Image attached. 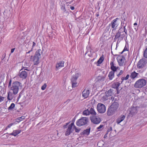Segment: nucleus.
Segmentation results:
<instances>
[{"mask_svg":"<svg viewBox=\"0 0 147 147\" xmlns=\"http://www.w3.org/2000/svg\"><path fill=\"white\" fill-rule=\"evenodd\" d=\"M115 55L117 56V59L119 65L120 66L124 65L125 61V57L122 55Z\"/></svg>","mask_w":147,"mask_h":147,"instance_id":"1a4fd4ad","label":"nucleus"},{"mask_svg":"<svg viewBox=\"0 0 147 147\" xmlns=\"http://www.w3.org/2000/svg\"><path fill=\"white\" fill-rule=\"evenodd\" d=\"M74 129H75V132L77 133L79 132L80 130V129L79 128H77L76 126L74 124Z\"/></svg>","mask_w":147,"mask_h":147,"instance_id":"f704fd0d","label":"nucleus"},{"mask_svg":"<svg viewBox=\"0 0 147 147\" xmlns=\"http://www.w3.org/2000/svg\"><path fill=\"white\" fill-rule=\"evenodd\" d=\"M129 76V75L128 74H127V75L125 77H122L121 78V80H122L121 82H122L124 80H127L128 79Z\"/></svg>","mask_w":147,"mask_h":147,"instance_id":"473e14b6","label":"nucleus"},{"mask_svg":"<svg viewBox=\"0 0 147 147\" xmlns=\"http://www.w3.org/2000/svg\"><path fill=\"white\" fill-rule=\"evenodd\" d=\"M71 82L72 83V88H75L77 85V83L76 81Z\"/></svg>","mask_w":147,"mask_h":147,"instance_id":"72a5a7b5","label":"nucleus"},{"mask_svg":"<svg viewBox=\"0 0 147 147\" xmlns=\"http://www.w3.org/2000/svg\"><path fill=\"white\" fill-rule=\"evenodd\" d=\"M70 8L71 10H73L75 8L74 7L71 6L70 7Z\"/></svg>","mask_w":147,"mask_h":147,"instance_id":"09e8293b","label":"nucleus"},{"mask_svg":"<svg viewBox=\"0 0 147 147\" xmlns=\"http://www.w3.org/2000/svg\"><path fill=\"white\" fill-rule=\"evenodd\" d=\"M118 19L117 18L114 19L108 25L109 27H111L113 31L115 30L117 28L119 24V23L118 22Z\"/></svg>","mask_w":147,"mask_h":147,"instance_id":"423d86ee","label":"nucleus"},{"mask_svg":"<svg viewBox=\"0 0 147 147\" xmlns=\"http://www.w3.org/2000/svg\"><path fill=\"white\" fill-rule=\"evenodd\" d=\"M108 76L110 80H112L114 77V72L113 71H110L108 74Z\"/></svg>","mask_w":147,"mask_h":147,"instance_id":"b1692460","label":"nucleus"},{"mask_svg":"<svg viewBox=\"0 0 147 147\" xmlns=\"http://www.w3.org/2000/svg\"><path fill=\"white\" fill-rule=\"evenodd\" d=\"M123 73V71L122 70H121L120 72L118 74H117V76L119 77L120 75L122 74Z\"/></svg>","mask_w":147,"mask_h":147,"instance_id":"ea45409f","label":"nucleus"},{"mask_svg":"<svg viewBox=\"0 0 147 147\" xmlns=\"http://www.w3.org/2000/svg\"><path fill=\"white\" fill-rule=\"evenodd\" d=\"M17 124V123H16V121L14 122V123H10V124H9V125H8L7 127V128H10L11 126H12V125H14V124Z\"/></svg>","mask_w":147,"mask_h":147,"instance_id":"c9c22d12","label":"nucleus"},{"mask_svg":"<svg viewBox=\"0 0 147 147\" xmlns=\"http://www.w3.org/2000/svg\"><path fill=\"white\" fill-rule=\"evenodd\" d=\"M64 62L61 61L57 62L56 64V68L57 69H59L64 66Z\"/></svg>","mask_w":147,"mask_h":147,"instance_id":"4468645a","label":"nucleus"},{"mask_svg":"<svg viewBox=\"0 0 147 147\" xmlns=\"http://www.w3.org/2000/svg\"><path fill=\"white\" fill-rule=\"evenodd\" d=\"M88 119L86 117H83L78 120L76 122V125L79 126L84 125L87 124Z\"/></svg>","mask_w":147,"mask_h":147,"instance_id":"0eeeda50","label":"nucleus"},{"mask_svg":"<svg viewBox=\"0 0 147 147\" xmlns=\"http://www.w3.org/2000/svg\"><path fill=\"white\" fill-rule=\"evenodd\" d=\"M144 56L145 58H147V48L144 51Z\"/></svg>","mask_w":147,"mask_h":147,"instance_id":"e433bc0d","label":"nucleus"},{"mask_svg":"<svg viewBox=\"0 0 147 147\" xmlns=\"http://www.w3.org/2000/svg\"><path fill=\"white\" fill-rule=\"evenodd\" d=\"M113 90L111 89H109L108 91L105 92V94L107 96H112L113 94Z\"/></svg>","mask_w":147,"mask_h":147,"instance_id":"393cba45","label":"nucleus"},{"mask_svg":"<svg viewBox=\"0 0 147 147\" xmlns=\"http://www.w3.org/2000/svg\"><path fill=\"white\" fill-rule=\"evenodd\" d=\"M90 118L91 122L94 124H99L101 121L100 118L99 117L96 115L92 116L90 117Z\"/></svg>","mask_w":147,"mask_h":147,"instance_id":"9b49d317","label":"nucleus"},{"mask_svg":"<svg viewBox=\"0 0 147 147\" xmlns=\"http://www.w3.org/2000/svg\"><path fill=\"white\" fill-rule=\"evenodd\" d=\"M47 86V84H46L45 83V84L41 87V89L42 90H45L46 87Z\"/></svg>","mask_w":147,"mask_h":147,"instance_id":"4c0bfd02","label":"nucleus"},{"mask_svg":"<svg viewBox=\"0 0 147 147\" xmlns=\"http://www.w3.org/2000/svg\"><path fill=\"white\" fill-rule=\"evenodd\" d=\"M20 97H21V95H20H20H19V96L18 97V99H19L20 98Z\"/></svg>","mask_w":147,"mask_h":147,"instance_id":"3c124183","label":"nucleus"},{"mask_svg":"<svg viewBox=\"0 0 147 147\" xmlns=\"http://www.w3.org/2000/svg\"><path fill=\"white\" fill-rule=\"evenodd\" d=\"M98 16V15H97V16Z\"/></svg>","mask_w":147,"mask_h":147,"instance_id":"13d9d810","label":"nucleus"},{"mask_svg":"<svg viewBox=\"0 0 147 147\" xmlns=\"http://www.w3.org/2000/svg\"><path fill=\"white\" fill-rule=\"evenodd\" d=\"M125 116L124 115H122L119 117L117 119L116 122L117 124H119L122 121L125 119Z\"/></svg>","mask_w":147,"mask_h":147,"instance_id":"6ab92c4d","label":"nucleus"},{"mask_svg":"<svg viewBox=\"0 0 147 147\" xmlns=\"http://www.w3.org/2000/svg\"><path fill=\"white\" fill-rule=\"evenodd\" d=\"M90 128H88L84 130L81 133V135H89L90 131Z\"/></svg>","mask_w":147,"mask_h":147,"instance_id":"412c9836","label":"nucleus"},{"mask_svg":"<svg viewBox=\"0 0 147 147\" xmlns=\"http://www.w3.org/2000/svg\"><path fill=\"white\" fill-rule=\"evenodd\" d=\"M74 123H72L69 125L66 130L65 135V136H68L74 131Z\"/></svg>","mask_w":147,"mask_h":147,"instance_id":"9d476101","label":"nucleus"},{"mask_svg":"<svg viewBox=\"0 0 147 147\" xmlns=\"http://www.w3.org/2000/svg\"><path fill=\"white\" fill-rule=\"evenodd\" d=\"M121 29H119L116 34L114 40L118 39L117 42H119L125 36V35L123 32L121 31Z\"/></svg>","mask_w":147,"mask_h":147,"instance_id":"39448f33","label":"nucleus"},{"mask_svg":"<svg viewBox=\"0 0 147 147\" xmlns=\"http://www.w3.org/2000/svg\"><path fill=\"white\" fill-rule=\"evenodd\" d=\"M146 80L143 79H140L135 82L134 86L136 88H141L145 86L146 85Z\"/></svg>","mask_w":147,"mask_h":147,"instance_id":"20e7f679","label":"nucleus"},{"mask_svg":"<svg viewBox=\"0 0 147 147\" xmlns=\"http://www.w3.org/2000/svg\"><path fill=\"white\" fill-rule=\"evenodd\" d=\"M52 2H54V0H50Z\"/></svg>","mask_w":147,"mask_h":147,"instance_id":"864d4df0","label":"nucleus"},{"mask_svg":"<svg viewBox=\"0 0 147 147\" xmlns=\"http://www.w3.org/2000/svg\"><path fill=\"white\" fill-rule=\"evenodd\" d=\"M11 80H9V84L8 85V87H9L10 86H11Z\"/></svg>","mask_w":147,"mask_h":147,"instance_id":"a18cd8bd","label":"nucleus"},{"mask_svg":"<svg viewBox=\"0 0 147 147\" xmlns=\"http://www.w3.org/2000/svg\"><path fill=\"white\" fill-rule=\"evenodd\" d=\"M33 43V45H32V49H33V48L35 46L36 43L34 42H33V43Z\"/></svg>","mask_w":147,"mask_h":147,"instance_id":"c03bdc74","label":"nucleus"},{"mask_svg":"<svg viewBox=\"0 0 147 147\" xmlns=\"http://www.w3.org/2000/svg\"><path fill=\"white\" fill-rule=\"evenodd\" d=\"M72 1H72L71 2H69L68 3H69V4H70Z\"/></svg>","mask_w":147,"mask_h":147,"instance_id":"6e6d98bb","label":"nucleus"},{"mask_svg":"<svg viewBox=\"0 0 147 147\" xmlns=\"http://www.w3.org/2000/svg\"><path fill=\"white\" fill-rule=\"evenodd\" d=\"M138 108L137 107H132L129 109V114L133 115L137 113Z\"/></svg>","mask_w":147,"mask_h":147,"instance_id":"f3484780","label":"nucleus"},{"mask_svg":"<svg viewBox=\"0 0 147 147\" xmlns=\"http://www.w3.org/2000/svg\"><path fill=\"white\" fill-rule=\"evenodd\" d=\"M69 124V123H67L66 124V125H64L63 126V127L64 128H65Z\"/></svg>","mask_w":147,"mask_h":147,"instance_id":"49530a36","label":"nucleus"},{"mask_svg":"<svg viewBox=\"0 0 147 147\" xmlns=\"http://www.w3.org/2000/svg\"><path fill=\"white\" fill-rule=\"evenodd\" d=\"M90 93V91L88 89H85L82 92V96L85 98H87L88 96Z\"/></svg>","mask_w":147,"mask_h":147,"instance_id":"dca6fc26","label":"nucleus"},{"mask_svg":"<svg viewBox=\"0 0 147 147\" xmlns=\"http://www.w3.org/2000/svg\"><path fill=\"white\" fill-rule=\"evenodd\" d=\"M134 29H135V30H136V31L137 30V28H136V27H135L134 28Z\"/></svg>","mask_w":147,"mask_h":147,"instance_id":"5fc2aeb1","label":"nucleus"},{"mask_svg":"<svg viewBox=\"0 0 147 147\" xmlns=\"http://www.w3.org/2000/svg\"><path fill=\"white\" fill-rule=\"evenodd\" d=\"M13 93L9 92L8 93L7 96V99L9 100H11L13 98Z\"/></svg>","mask_w":147,"mask_h":147,"instance_id":"4be33fe9","label":"nucleus"},{"mask_svg":"<svg viewBox=\"0 0 147 147\" xmlns=\"http://www.w3.org/2000/svg\"><path fill=\"white\" fill-rule=\"evenodd\" d=\"M33 50L32 48L28 52L26 53H30L31 51H32Z\"/></svg>","mask_w":147,"mask_h":147,"instance_id":"8fccbe9b","label":"nucleus"},{"mask_svg":"<svg viewBox=\"0 0 147 147\" xmlns=\"http://www.w3.org/2000/svg\"><path fill=\"white\" fill-rule=\"evenodd\" d=\"M63 8H65V7L64 6H63Z\"/></svg>","mask_w":147,"mask_h":147,"instance_id":"4d7b16f0","label":"nucleus"},{"mask_svg":"<svg viewBox=\"0 0 147 147\" xmlns=\"http://www.w3.org/2000/svg\"><path fill=\"white\" fill-rule=\"evenodd\" d=\"M120 83L119 82H116L113 83L112 85V87L114 88H117L119 85Z\"/></svg>","mask_w":147,"mask_h":147,"instance_id":"a878e982","label":"nucleus"},{"mask_svg":"<svg viewBox=\"0 0 147 147\" xmlns=\"http://www.w3.org/2000/svg\"><path fill=\"white\" fill-rule=\"evenodd\" d=\"M110 65L111 69L112 70V71L113 72L116 71L118 68V67L116 66L113 62H111Z\"/></svg>","mask_w":147,"mask_h":147,"instance_id":"a211bd4d","label":"nucleus"},{"mask_svg":"<svg viewBox=\"0 0 147 147\" xmlns=\"http://www.w3.org/2000/svg\"><path fill=\"white\" fill-rule=\"evenodd\" d=\"M138 75V73L134 71L131 73L130 77L131 78L133 79L135 78Z\"/></svg>","mask_w":147,"mask_h":147,"instance_id":"bb28decb","label":"nucleus"},{"mask_svg":"<svg viewBox=\"0 0 147 147\" xmlns=\"http://www.w3.org/2000/svg\"><path fill=\"white\" fill-rule=\"evenodd\" d=\"M82 113L83 115L85 116H87L90 114L89 110L88 109L84 110Z\"/></svg>","mask_w":147,"mask_h":147,"instance_id":"c85d7f7f","label":"nucleus"},{"mask_svg":"<svg viewBox=\"0 0 147 147\" xmlns=\"http://www.w3.org/2000/svg\"><path fill=\"white\" fill-rule=\"evenodd\" d=\"M4 97L0 96V102H1L3 101L4 99Z\"/></svg>","mask_w":147,"mask_h":147,"instance_id":"79ce46f5","label":"nucleus"},{"mask_svg":"<svg viewBox=\"0 0 147 147\" xmlns=\"http://www.w3.org/2000/svg\"><path fill=\"white\" fill-rule=\"evenodd\" d=\"M21 131L22 130L20 129L14 130L13 131L12 133L10 134V135L14 136H16L18 134H20Z\"/></svg>","mask_w":147,"mask_h":147,"instance_id":"aec40b11","label":"nucleus"},{"mask_svg":"<svg viewBox=\"0 0 147 147\" xmlns=\"http://www.w3.org/2000/svg\"><path fill=\"white\" fill-rule=\"evenodd\" d=\"M103 127V125H100L99 127H97V129H100L101 128Z\"/></svg>","mask_w":147,"mask_h":147,"instance_id":"37998d69","label":"nucleus"},{"mask_svg":"<svg viewBox=\"0 0 147 147\" xmlns=\"http://www.w3.org/2000/svg\"><path fill=\"white\" fill-rule=\"evenodd\" d=\"M97 109L100 113H103L106 111V107L103 104L99 103L98 104L97 106Z\"/></svg>","mask_w":147,"mask_h":147,"instance_id":"6e6552de","label":"nucleus"},{"mask_svg":"<svg viewBox=\"0 0 147 147\" xmlns=\"http://www.w3.org/2000/svg\"><path fill=\"white\" fill-rule=\"evenodd\" d=\"M128 48L127 47H126V46H125L123 50L122 51V53L124 52V51H128Z\"/></svg>","mask_w":147,"mask_h":147,"instance_id":"a19ab883","label":"nucleus"},{"mask_svg":"<svg viewBox=\"0 0 147 147\" xmlns=\"http://www.w3.org/2000/svg\"><path fill=\"white\" fill-rule=\"evenodd\" d=\"M24 68H25L24 67H23L20 70L19 74V76L20 78L24 79L26 78L28 76V73L25 70H26L29 71V70L26 69H26H24V70L22 71Z\"/></svg>","mask_w":147,"mask_h":147,"instance_id":"f8f14e48","label":"nucleus"},{"mask_svg":"<svg viewBox=\"0 0 147 147\" xmlns=\"http://www.w3.org/2000/svg\"><path fill=\"white\" fill-rule=\"evenodd\" d=\"M41 50H38L35 53V55L34 57L31 56L30 59H31L33 58V61L34 65H37L39 63V59L41 57Z\"/></svg>","mask_w":147,"mask_h":147,"instance_id":"7ed1b4c3","label":"nucleus"},{"mask_svg":"<svg viewBox=\"0 0 147 147\" xmlns=\"http://www.w3.org/2000/svg\"><path fill=\"white\" fill-rule=\"evenodd\" d=\"M89 114L92 115V116L96 115L97 114L96 113L95 111L94 108H91L89 110Z\"/></svg>","mask_w":147,"mask_h":147,"instance_id":"5701e85b","label":"nucleus"},{"mask_svg":"<svg viewBox=\"0 0 147 147\" xmlns=\"http://www.w3.org/2000/svg\"><path fill=\"white\" fill-rule=\"evenodd\" d=\"M15 50V48L12 49L11 50V53H12Z\"/></svg>","mask_w":147,"mask_h":147,"instance_id":"de8ad7c7","label":"nucleus"},{"mask_svg":"<svg viewBox=\"0 0 147 147\" xmlns=\"http://www.w3.org/2000/svg\"><path fill=\"white\" fill-rule=\"evenodd\" d=\"M112 130V128L111 127H109L107 131V134L109 132H110V131H111Z\"/></svg>","mask_w":147,"mask_h":147,"instance_id":"58836bf2","label":"nucleus"},{"mask_svg":"<svg viewBox=\"0 0 147 147\" xmlns=\"http://www.w3.org/2000/svg\"><path fill=\"white\" fill-rule=\"evenodd\" d=\"M15 106V104L13 103H11L10 106L9 107L8 109V110H12Z\"/></svg>","mask_w":147,"mask_h":147,"instance_id":"2f4dec72","label":"nucleus"},{"mask_svg":"<svg viewBox=\"0 0 147 147\" xmlns=\"http://www.w3.org/2000/svg\"><path fill=\"white\" fill-rule=\"evenodd\" d=\"M103 55H102V56L100 57L99 60L98 61L97 63L98 64H100L101 63H102L103 60H104V58L102 56Z\"/></svg>","mask_w":147,"mask_h":147,"instance_id":"c756f323","label":"nucleus"},{"mask_svg":"<svg viewBox=\"0 0 147 147\" xmlns=\"http://www.w3.org/2000/svg\"><path fill=\"white\" fill-rule=\"evenodd\" d=\"M22 87V84L18 81L13 82L10 87V90L14 95L16 94L18 92L19 90Z\"/></svg>","mask_w":147,"mask_h":147,"instance_id":"f03ea898","label":"nucleus"},{"mask_svg":"<svg viewBox=\"0 0 147 147\" xmlns=\"http://www.w3.org/2000/svg\"><path fill=\"white\" fill-rule=\"evenodd\" d=\"M81 74L79 73H77L75 75H73L71 79V82L76 81V80L80 76Z\"/></svg>","mask_w":147,"mask_h":147,"instance_id":"2eb2a0df","label":"nucleus"},{"mask_svg":"<svg viewBox=\"0 0 147 147\" xmlns=\"http://www.w3.org/2000/svg\"><path fill=\"white\" fill-rule=\"evenodd\" d=\"M120 29H121V31L123 32L125 35H127V31L125 28V26H124L123 28H121Z\"/></svg>","mask_w":147,"mask_h":147,"instance_id":"7c9ffc66","label":"nucleus"},{"mask_svg":"<svg viewBox=\"0 0 147 147\" xmlns=\"http://www.w3.org/2000/svg\"><path fill=\"white\" fill-rule=\"evenodd\" d=\"M118 107L119 104L117 102H113L107 110V115L110 116L114 114L117 111Z\"/></svg>","mask_w":147,"mask_h":147,"instance_id":"f257e3e1","label":"nucleus"},{"mask_svg":"<svg viewBox=\"0 0 147 147\" xmlns=\"http://www.w3.org/2000/svg\"><path fill=\"white\" fill-rule=\"evenodd\" d=\"M25 119L24 116H22L16 119V122L17 123H19L20 121H22Z\"/></svg>","mask_w":147,"mask_h":147,"instance_id":"cd10ccee","label":"nucleus"},{"mask_svg":"<svg viewBox=\"0 0 147 147\" xmlns=\"http://www.w3.org/2000/svg\"><path fill=\"white\" fill-rule=\"evenodd\" d=\"M146 63V62L145 60L140 59L138 63L137 67L139 68H142L144 66Z\"/></svg>","mask_w":147,"mask_h":147,"instance_id":"ddd939ff","label":"nucleus"},{"mask_svg":"<svg viewBox=\"0 0 147 147\" xmlns=\"http://www.w3.org/2000/svg\"><path fill=\"white\" fill-rule=\"evenodd\" d=\"M134 26H136V25L137 26V23H134Z\"/></svg>","mask_w":147,"mask_h":147,"instance_id":"603ef678","label":"nucleus"}]
</instances>
